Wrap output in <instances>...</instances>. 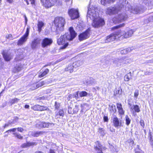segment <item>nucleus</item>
Segmentation results:
<instances>
[{
    "label": "nucleus",
    "mask_w": 153,
    "mask_h": 153,
    "mask_svg": "<svg viewBox=\"0 0 153 153\" xmlns=\"http://www.w3.org/2000/svg\"><path fill=\"white\" fill-rule=\"evenodd\" d=\"M97 9L94 6L89 7L87 15V19L89 18L93 20L92 25L95 28H98L105 24L104 20L99 16Z\"/></svg>",
    "instance_id": "1"
},
{
    "label": "nucleus",
    "mask_w": 153,
    "mask_h": 153,
    "mask_svg": "<svg viewBox=\"0 0 153 153\" xmlns=\"http://www.w3.org/2000/svg\"><path fill=\"white\" fill-rule=\"evenodd\" d=\"M69 33H66L63 35H62L58 39L57 43L59 45H64L60 48H65L68 45L67 41L72 40L76 36V33L74 30L73 27H71L69 28Z\"/></svg>",
    "instance_id": "2"
},
{
    "label": "nucleus",
    "mask_w": 153,
    "mask_h": 153,
    "mask_svg": "<svg viewBox=\"0 0 153 153\" xmlns=\"http://www.w3.org/2000/svg\"><path fill=\"white\" fill-rule=\"evenodd\" d=\"M126 0H119L118 5L116 7L107 8L106 13L109 15L118 13L121 10L122 7H124V6H126Z\"/></svg>",
    "instance_id": "3"
},
{
    "label": "nucleus",
    "mask_w": 153,
    "mask_h": 153,
    "mask_svg": "<svg viewBox=\"0 0 153 153\" xmlns=\"http://www.w3.org/2000/svg\"><path fill=\"white\" fill-rule=\"evenodd\" d=\"M65 23V19L62 17H56L54 21V24L56 27V33H59L60 31L63 30Z\"/></svg>",
    "instance_id": "4"
},
{
    "label": "nucleus",
    "mask_w": 153,
    "mask_h": 153,
    "mask_svg": "<svg viewBox=\"0 0 153 153\" xmlns=\"http://www.w3.org/2000/svg\"><path fill=\"white\" fill-rule=\"evenodd\" d=\"M128 18L127 15L124 13L119 14L112 19V21L115 24L119 23L126 21Z\"/></svg>",
    "instance_id": "5"
},
{
    "label": "nucleus",
    "mask_w": 153,
    "mask_h": 153,
    "mask_svg": "<svg viewBox=\"0 0 153 153\" xmlns=\"http://www.w3.org/2000/svg\"><path fill=\"white\" fill-rule=\"evenodd\" d=\"M118 36L119 38H127L131 36L133 33V31L132 30H129L127 32L124 31H121L119 30L117 31Z\"/></svg>",
    "instance_id": "6"
},
{
    "label": "nucleus",
    "mask_w": 153,
    "mask_h": 153,
    "mask_svg": "<svg viewBox=\"0 0 153 153\" xmlns=\"http://www.w3.org/2000/svg\"><path fill=\"white\" fill-rule=\"evenodd\" d=\"M127 60V58L124 56L120 58L115 59L113 60V63L114 65L119 67L128 63Z\"/></svg>",
    "instance_id": "7"
},
{
    "label": "nucleus",
    "mask_w": 153,
    "mask_h": 153,
    "mask_svg": "<svg viewBox=\"0 0 153 153\" xmlns=\"http://www.w3.org/2000/svg\"><path fill=\"white\" fill-rule=\"evenodd\" d=\"M68 13L72 19H75L79 17V14L78 9L72 8L69 9Z\"/></svg>",
    "instance_id": "8"
},
{
    "label": "nucleus",
    "mask_w": 153,
    "mask_h": 153,
    "mask_svg": "<svg viewBox=\"0 0 153 153\" xmlns=\"http://www.w3.org/2000/svg\"><path fill=\"white\" fill-rule=\"evenodd\" d=\"M30 29L29 27H28L27 28L25 34L18 41V45H21L27 41Z\"/></svg>",
    "instance_id": "9"
},
{
    "label": "nucleus",
    "mask_w": 153,
    "mask_h": 153,
    "mask_svg": "<svg viewBox=\"0 0 153 153\" xmlns=\"http://www.w3.org/2000/svg\"><path fill=\"white\" fill-rule=\"evenodd\" d=\"M117 33V31L115 32L114 33H112L109 35L107 36L105 40V42L108 43L112 42L115 39H118L120 38L118 36Z\"/></svg>",
    "instance_id": "10"
},
{
    "label": "nucleus",
    "mask_w": 153,
    "mask_h": 153,
    "mask_svg": "<svg viewBox=\"0 0 153 153\" xmlns=\"http://www.w3.org/2000/svg\"><path fill=\"white\" fill-rule=\"evenodd\" d=\"M43 5L46 7H50L57 2V0H41Z\"/></svg>",
    "instance_id": "11"
},
{
    "label": "nucleus",
    "mask_w": 153,
    "mask_h": 153,
    "mask_svg": "<svg viewBox=\"0 0 153 153\" xmlns=\"http://www.w3.org/2000/svg\"><path fill=\"white\" fill-rule=\"evenodd\" d=\"M53 42V40L52 39L45 38L42 39L41 45L42 46L43 48H45L47 47L48 46H50Z\"/></svg>",
    "instance_id": "12"
},
{
    "label": "nucleus",
    "mask_w": 153,
    "mask_h": 153,
    "mask_svg": "<svg viewBox=\"0 0 153 153\" xmlns=\"http://www.w3.org/2000/svg\"><path fill=\"white\" fill-rule=\"evenodd\" d=\"M90 30L88 29L80 34L79 36V40L82 41L88 38L90 36Z\"/></svg>",
    "instance_id": "13"
},
{
    "label": "nucleus",
    "mask_w": 153,
    "mask_h": 153,
    "mask_svg": "<svg viewBox=\"0 0 153 153\" xmlns=\"http://www.w3.org/2000/svg\"><path fill=\"white\" fill-rule=\"evenodd\" d=\"M2 53L4 59L6 61H9L13 58V55L8 51H4Z\"/></svg>",
    "instance_id": "14"
},
{
    "label": "nucleus",
    "mask_w": 153,
    "mask_h": 153,
    "mask_svg": "<svg viewBox=\"0 0 153 153\" xmlns=\"http://www.w3.org/2000/svg\"><path fill=\"white\" fill-rule=\"evenodd\" d=\"M41 41V39L39 38L34 39L31 43V48L33 49L37 48L40 44Z\"/></svg>",
    "instance_id": "15"
},
{
    "label": "nucleus",
    "mask_w": 153,
    "mask_h": 153,
    "mask_svg": "<svg viewBox=\"0 0 153 153\" xmlns=\"http://www.w3.org/2000/svg\"><path fill=\"white\" fill-rule=\"evenodd\" d=\"M94 149L96 153H103L102 150L104 149V147L99 141H97L95 143Z\"/></svg>",
    "instance_id": "16"
},
{
    "label": "nucleus",
    "mask_w": 153,
    "mask_h": 153,
    "mask_svg": "<svg viewBox=\"0 0 153 153\" xmlns=\"http://www.w3.org/2000/svg\"><path fill=\"white\" fill-rule=\"evenodd\" d=\"M113 122L114 126L115 127L120 126L122 125L121 120L119 119L116 116L113 117Z\"/></svg>",
    "instance_id": "17"
},
{
    "label": "nucleus",
    "mask_w": 153,
    "mask_h": 153,
    "mask_svg": "<svg viewBox=\"0 0 153 153\" xmlns=\"http://www.w3.org/2000/svg\"><path fill=\"white\" fill-rule=\"evenodd\" d=\"M45 133V131H31L29 134L34 137H38Z\"/></svg>",
    "instance_id": "18"
},
{
    "label": "nucleus",
    "mask_w": 153,
    "mask_h": 153,
    "mask_svg": "<svg viewBox=\"0 0 153 153\" xmlns=\"http://www.w3.org/2000/svg\"><path fill=\"white\" fill-rule=\"evenodd\" d=\"M117 106L119 114L120 115H123L124 114L125 111L124 110L122 105L121 103H117Z\"/></svg>",
    "instance_id": "19"
},
{
    "label": "nucleus",
    "mask_w": 153,
    "mask_h": 153,
    "mask_svg": "<svg viewBox=\"0 0 153 153\" xmlns=\"http://www.w3.org/2000/svg\"><path fill=\"white\" fill-rule=\"evenodd\" d=\"M36 145V143L35 142H28L26 143L23 144L21 147L23 148H27L30 146Z\"/></svg>",
    "instance_id": "20"
},
{
    "label": "nucleus",
    "mask_w": 153,
    "mask_h": 153,
    "mask_svg": "<svg viewBox=\"0 0 153 153\" xmlns=\"http://www.w3.org/2000/svg\"><path fill=\"white\" fill-rule=\"evenodd\" d=\"M129 10L130 11L134 14L140 13L143 12V11L140 10L138 7H136L134 9L131 8Z\"/></svg>",
    "instance_id": "21"
},
{
    "label": "nucleus",
    "mask_w": 153,
    "mask_h": 153,
    "mask_svg": "<svg viewBox=\"0 0 153 153\" xmlns=\"http://www.w3.org/2000/svg\"><path fill=\"white\" fill-rule=\"evenodd\" d=\"M74 68L73 64H69L65 68V71L69 72L70 73H71L73 71V69Z\"/></svg>",
    "instance_id": "22"
},
{
    "label": "nucleus",
    "mask_w": 153,
    "mask_h": 153,
    "mask_svg": "<svg viewBox=\"0 0 153 153\" xmlns=\"http://www.w3.org/2000/svg\"><path fill=\"white\" fill-rule=\"evenodd\" d=\"M42 124H43V128L48 127L51 128L52 126H53L54 125V124L53 123H46L44 122H43Z\"/></svg>",
    "instance_id": "23"
},
{
    "label": "nucleus",
    "mask_w": 153,
    "mask_h": 153,
    "mask_svg": "<svg viewBox=\"0 0 153 153\" xmlns=\"http://www.w3.org/2000/svg\"><path fill=\"white\" fill-rule=\"evenodd\" d=\"M130 108L131 109L134 110L135 112L139 113L140 111L139 106L137 105H133L132 106L130 105Z\"/></svg>",
    "instance_id": "24"
},
{
    "label": "nucleus",
    "mask_w": 153,
    "mask_h": 153,
    "mask_svg": "<svg viewBox=\"0 0 153 153\" xmlns=\"http://www.w3.org/2000/svg\"><path fill=\"white\" fill-rule=\"evenodd\" d=\"M44 23L42 21H39L37 24L38 31L39 32H40L42 30V28L44 26Z\"/></svg>",
    "instance_id": "25"
},
{
    "label": "nucleus",
    "mask_w": 153,
    "mask_h": 153,
    "mask_svg": "<svg viewBox=\"0 0 153 153\" xmlns=\"http://www.w3.org/2000/svg\"><path fill=\"white\" fill-rule=\"evenodd\" d=\"M83 62L82 61H78L76 62L73 63V64L74 68L79 67L83 64Z\"/></svg>",
    "instance_id": "26"
},
{
    "label": "nucleus",
    "mask_w": 153,
    "mask_h": 153,
    "mask_svg": "<svg viewBox=\"0 0 153 153\" xmlns=\"http://www.w3.org/2000/svg\"><path fill=\"white\" fill-rule=\"evenodd\" d=\"M98 132L100 135L103 136H104L106 133L105 130L104 128H98Z\"/></svg>",
    "instance_id": "27"
},
{
    "label": "nucleus",
    "mask_w": 153,
    "mask_h": 153,
    "mask_svg": "<svg viewBox=\"0 0 153 153\" xmlns=\"http://www.w3.org/2000/svg\"><path fill=\"white\" fill-rule=\"evenodd\" d=\"M131 48H127L122 50L120 51V53L122 54H125L127 53L130 52L131 51Z\"/></svg>",
    "instance_id": "28"
},
{
    "label": "nucleus",
    "mask_w": 153,
    "mask_h": 153,
    "mask_svg": "<svg viewBox=\"0 0 153 153\" xmlns=\"http://www.w3.org/2000/svg\"><path fill=\"white\" fill-rule=\"evenodd\" d=\"M20 100V99L17 98H15L10 99L9 102L11 105L17 103Z\"/></svg>",
    "instance_id": "29"
},
{
    "label": "nucleus",
    "mask_w": 153,
    "mask_h": 153,
    "mask_svg": "<svg viewBox=\"0 0 153 153\" xmlns=\"http://www.w3.org/2000/svg\"><path fill=\"white\" fill-rule=\"evenodd\" d=\"M49 70L48 69H45L44 71L39 75V77L41 78L44 77L49 72Z\"/></svg>",
    "instance_id": "30"
},
{
    "label": "nucleus",
    "mask_w": 153,
    "mask_h": 153,
    "mask_svg": "<svg viewBox=\"0 0 153 153\" xmlns=\"http://www.w3.org/2000/svg\"><path fill=\"white\" fill-rule=\"evenodd\" d=\"M113 1V0H101V3L102 4L105 6L106 4L108 3H110L112 2Z\"/></svg>",
    "instance_id": "31"
},
{
    "label": "nucleus",
    "mask_w": 153,
    "mask_h": 153,
    "mask_svg": "<svg viewBox=\"0 0 153 153\" xmlns=\"http://www.w3.org/2000/svg\"><path fill=\"white\" fill-rule=\"evenodd\" d=\"M131 77V72L128 73L125 75L124 77V80L126 81H128Z\"/></svg>",
    "instance_id": "32"
},
{
    "label": "nucleus",
    "mask_w": 153,
    "mask_h": 153,
    "mask_svg": "<svg viewBox=\"0 0 153 153\" xmlns=\"http://www.w3.org/2000/svg\"><path fill=\"white\" fill-rule=\"evenodd\" d=\"M122 93V90L121 87H120L118 88H116L114 91V95H116L117 94L120 95Z\"/></svg>",
    "instance_id": "33"
},
{
    "label": "nucleus",
    "mask_w": 153,
    "mask_h": 153,
    "mask_svg": "<svg viewBox=\"0 0 153 153\" xmlns=\"http://www.w3.org/2000/svg\"><path fill=\"white\" fill-rule=\"evenodd\" d=\"M21 49H18L17 51V53L19 52H20L21 53L19 55V57L18 55L15 58V60L16 61L19 60H21L23 58V56H21V55H22V52H21Z\"/></svg>",
    "instance_id": "34"
},
{
    "label": "nucleus",
    "mask_w": 153,
    "mask_h": 153,
    "mask_svg": "<svg viewBox=\"0 0 153 153\" xmlns=\"http://www.w3.org/2000/svg\"><path fill=\"white\" fill-rule=\"evenodd\" d=\"M33 85L34 86V88H32V90H34L42 86L40 82H39L37 84H34Z\"/></svg>",
    "instance_id": "35"
},
{
    "label": "nucleus",
    "mask_w": 153,
    "mask_h": 153,
    "mask_svg": "<svg viewBox=\"0 0 153 153\" xmlns=\"http://www.w3.org/2000/svg\"><path fill=\"white\" fill-rule=\"evenodd\" d=\"M33 85L34 86V88H32V90H34L42 86L40 82H39L37 84H34Z\"/></svg>",
    "instance_id": "36"
},
{
    "label": "nucleus",
    "mask_w": 153,
    "mask_h": 153,
    "mask_svg": "<svg viewBox=\"0 0 153 153\" xmlns=\"http://www.w3.org/2000/svg\"><path fill=\"white\" fill-rule=\"evenodd\" d=\"M88 94L85 91H81L79 93V95L80 97H86Z\"/></svg>",
    "instance_id": "37"
},
{
    "label": "nucleus",
    "mask_w": 153,
    "mask_h": 153,
    "mask_svg": "<svg viewBox=\"0 0 153 153\" xmlns=\"http://www.w3.org/2000/svg\"><path fill=\"white\" fill-rule=\"evenodd\" d=\"M21 65H16L15 67L14 70L15 72H18L21 70Z\"/></svg>",
    "instance_id": "38"
},
{
    "label": "nucleus",
    "mask_w": 153,
    "mask_h": 153,
    "mask_svg": "<svg viewBox=\"0 0 153 153\" xmlns=\"http://www.w3.org/2000/svg\"><path fill=\"white\" fill-rule=\"evenodd\" d=\"M43 123V122H39L37 123L36 124V126L39 128H42V124Z\"/></svg>",
    "instance_id": "39"
},
{
    "label": "nucleus",
    "mask_w": 153,
    "mask_h": 153,
    "mask_svg": "<svg viewBox=\"0 0 153 153\" xmlns=\"http://www.w3.org/2000/svg\"><path fill=\"white\" fill-rule=\"evenodd\" d=\"M125 24L124 23H123V24H120L119 25L114 27L112 28V30H114L115 29H118L119 28L123 27L125 26Z\"/></svg>",
    "instance_id": "40"
},
{
    "label": "nucleus",
    "mask_w": 153,
    "mask_h": 153,
    "mask_svg": "<svg viewBox=\"0 0 153 153\" xmlns=\"http://www.w3.org/2000/svg\"><path fill=\"white\" fill-rule=\"evenodd\" d=\"M139 94V91L137 89L135 90L134 93V97L135 99H137Z\"/></svg>",
    "instance_id": "41"
},
{
    "label": "nucleus",
    "mask_w": 153,
    "mask_h": 153,
    "mask_svg": "<svg viewBox=\"0 0 153 153\" xmlns=\"http://www.w3.org/2000/svg\"><path fill=\"white\" fill-rule=\"evenodd\" d=\"M40 105H36L33 107L31 108L35 111H39L40 109Z\"/></svg>",
    "instance_id": "42"
},
{
    "label": "nucleus",
    "mask_w": 153,
    "mask_h": 153,
    "mask_svg": "<svg viewBox=\"0 0 153 153\" xmlns=\"http://www.w3.org/2000/svg\"><path fill=\"white\" fill-rule=\"evenodd\" d=\"M126 118V124L127 125H128L131 122V120L128 117V115H126L125 117Z\"/></svg>",
    "instance_id": "43"
},
{
    "label": "nucleus",
    "mask_w": 153,
    "mask_h": 153,
    "mask_svg": "<svg viewBox=\"0 0 153 153\" xmlns=\"http://www.w3.org/2000/svg\"><path fill=\"white\" fill-rule=\"evenodd\" d=\"M15 123V121L14 120H13L12 122H11L10 121H9L4 126H3V128H5L8 126L9 125L11 124H13Z\"/></svg>",
    "instance_id": "44"
},
{
    "label": "nucleus",
    "mask_w": 153,
    "mask_h": 153,
    "mask_svg": "<svg viewBox=\"0 0 153 153\" xmlns=\"http://www.w3.org/2000/svg\"><path fill=\"white\" fill-rule=\"evenodd\" d=\"M27 3V4H29V3L30 2L31 4H34V0H24Z\"/></svg>",
    "instance_id": "45"
},
{
    "label": "nucleus",
    "mask_w": 153,
    "mask_h": 153,
    "mask_svg": "<svg viewBox=\"0 0 153 153\" xmlns=\"http://www.w3.org/2000/svg\"><path fill=\"white\" fill-rule=\"evenodd\" d=\"M74 112L73 113H76L79 110V106L77 105H75V108L74 109Z\"/></svg>",
    "instance_id": "46"
},
{
    "label": "nucleus",
    "mask_w": 153,
    "mask_h": 153,
    "mask_svg": "<svg viewBox=\"0 0 153 153\" xmlns=\"http://www.w3.org/2000/svg\"><path fill=\"white\" fill-rule=\"evenodd\" d=\"M13 134L15 136L17 137L19 139H22V136L20 134H18L17 133H14Z\"/></svg>",
    "instance_id": "47"
},
{
    "label": "nucleus",
    "mask_w": 153,
    "mask_h": 153,
    "mask_svg": "<svg viewBox=\"0 0 153 153\" xmlns=\"http://www.w3.org/2000/svg\"><path fill=\"white\" fill-rule=\"evenodd\" d=\"M59 115L60 116L63 117L64 115L63 111L62 110H60L59 112Z\"/></svg>",
    "instance_id": "48"
},
{
    "label": "nucleus",
    "mask_w": 153,
    "mask_h": 153,
    "mask_svg": "<svg viewBox=\"0 0 153 153\" xmlns=\"http://www.w3.org/2000/svg\"><path fill=\"white\" fill-rule=\"evenodd\" d=\"M149 140L151 142V144L153 145V136L150 134H149Z\"/></svg>",
    "instance_id": "49"
},
{
    "label": "nucleus",
    "mask_w": 153,
    "mask_h": 153,
    "mask_svg": "<svg viewBox=\"0 0 153 153\" xmlns=\"http://www.w3.org/2000/svg\"><path fill=\"white\" fill-rule=\"evenodd\" d=\"M78 93L79 91L76 92L75 94H74L73 96L76 99H77L78 97Z\"/></svg>",
    "instance_id": "50"
},
{
    "label": "nucleus",
    "mask_w": 153,
    "mask_h": 153,
    "mask_svg": "<svg viewBox=\"0 0 153 153\" xmlns=\"http://www.w3.org/2000/svg\"><path fill=\"white\" fill-rule=\"evenodd\" d=\"M55 107L56 109H58L59 107L60 104L59 103H57L56 102L55 103Z\"/></svg>",
    "instance_id": "51"
},
{
    "label": "nucleus",
    "mask_w": 153,
    "mask_h": 153,
    "mask_svg": "<svg viewBox=\"0 0 153 153\" xmlns=\"http://www.w3.org/2000/svg\"><path fill=\"white\" fill-rule=\"evenodd\" d=\"M6 38L8 39H9L10 40H11L13 39V37L12 35L11 34H9L7 36H6Z\"/></svg>",
    "instance_id": "52"
},
{
    "label": "nucleus",
    "mask_w": 153,
    "mask_h": 153,
    "mask_svg": "<svg viewBox=\"0 0 153 153\" xmlns=\"http://www.w3.org/2000/svg\"><path fill=\"white\" fill-rule=\"evenodd\" d=\"M140 123L141 126L143 127H144V126L145 124L143 120H140Z\"/></svg>",
    "instance_id": "53"
},
{
    "label": "nucleus",
    "mask_w": 153,
    "mask_h": 153,
    "mask_svg": "<svg viewBox=\"0 0 153 153\" xmlns=\"http://www.w3.org/2000/svg\"><path fill=\"white\" fill-rule=\"evenodd\" d=\"M17 130L18 131H20V132H22L24 130L21 127L18 128H17Z\"/></svg>",
    "instance_id": "54"
},
{
    "label": "nucleus",
    "mask_w": 153,
    "mask_h": 153,
    "mask_svg": "<svg viewBox=\"0 0 153 153\" xmlns=\"http://www.w3.org/2000/svg\"><path fill=\"white\" fill-rule=\"evenodd\" d=\"M16 128H13L12 129H10L8 131H7L6 132H7L8 131H13V132H15L16 131Z\"/></svg>",
    "instance_id": "55"
},
{
    "label": "nucleus",
    "mask_w": 153,
    "mask_h": 153,
    "mask_svg": "<svg viewBox=\"0 0 153 153\" xmlns=\"http://www.w3.org/2000/svg\"><path fill=\"white\" fill-rule=\"evenodd\" d=\"M104 120L105 122H108V117L107 116H105L104 117Z\"/></svg>",
    "instance_id": "56"
},
{
    "label": "nucleus",
    "mask_w": 153,
    "mask_h": 153,
    "mask_svg": "<svg viewBox=\"0 0 153 153\" xmlns=\"http://www.w3.org/2000/svg\"><path fill=\"white\" fill-rule=\"evenodd\" d=\"M152 74V72L149 71H147L145 73V74L146 75H150Z\"/></svg>",
    "instance_id": "57"
},
{
    "label": "nucleus",
    "mask_w": 153,
    "mask_h": 153,
    "mask_svg": "<svg viewBox=\"0 0 153 153\" xmlns=\"http://www.w3.org/2000/svg\"><path fill=\"white\" fill-rule=\"evenodd\" d=\"M112 109L113 111H114V109L115 110V111H116V110L115 108V106L114 105H112L111 106Z\"/></svg>",
    "instance_id": "58"
},
{
    "label": "nucleus",
    "mask_w": 153,
    "mask_h": 153,
    "mask_svg": "<svg viewBox=\"0 0 153 153\" xmlns=\"http://www.w3.org/2000/svg\"><path fill=\"white\" fill-rule=\"evenodd\" d=\"M47 109V107L46 106H42V111L46 110Z\"/></svg>",
    "instance_id": "59"
},
{
    "label": "nucleus",
    "mask_w": 153,
    "mask_h": 153,
    "mask_svg": "<svg viewBox=\"0 0 153 153\" xmlns=\"http://www.w3.org/2000/svg\"><path fill=\"white\" fill-rule=\"evenodd\" d=\"M24 17L25 18V23L26 24H27V19L26 17V16L25 14L24 15Z\"/></svg>",
    "instance_id": "60"
},
{
    "label": "nucleus",
    "mask_w": 153,
    "mask_h": 153,
    "mask_svg": "<svg viewBox=\"0 0 153 153\" xmlns=\"http://www.w3.org/2000/svg\"><path fill=\"white\" fill-rule=\"evenodd\" d=\"M144 152L140 150L139 151H136L135 152V153H143Z\"/></svg>",
    "instance_id": "61"
},
{
    "label": "nucleus",
    "mask_w": 153,
    "mask_h": 153,
    "mask_svg": "<svg viewBox=\"0 0 153 153\" xmlns=\"http://www.w3.org/2000/svg\"><path fill=\"white\" fill-rule=\"evenodd\" d=\"M29 105H26L25 106V108H29Z\"/></svg>",
    "instance_id": "62"
},
{
    "label": "nucleus",
    "mask_w": 153,
    "mask_h": 153,
    "mask_svg": "<svg viewBox=\"0 0 153 153\" xmlns=\"http://www.w3.org/2000/svg\"><path fill=\"white\" fill-rule=\"evenodd\" d=\"M7 1L10 3H11L13 1V0H7Z\"/></svg>",
    "instance_id": "63"
},
{
    "label": "nucleus",
    "mask_w": 153,
    "mask_h": 153,
    "mask_svg": "<svg viewBox=\"0 0 153 153\" xmlns=\"http://www.w3.org/2000/svg\"><path fill=\"white\" fill-rule=\"evenodd\" d=\"M50 153H55L53 150L51 149L50 150Z\"/></svg>",
    "instance_id": "64"
}]
</instances>
